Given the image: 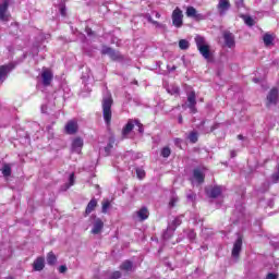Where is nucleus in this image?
Returning <instances> with one entry per match:
<instances>
[{
	"label": "nucleus",
	"instance_id": "nucleus-1",
	"mask_svg": "<svg viewBox=\"0 0 279 279\" xmlns=\"http://www.w3.org/2000/svg\"><path fill=\"white\" fill-rule=\"evenodd\" d=\"M112 94L106 92L102 97V114L107 125H110V121H112Z\"/></svg>",
	"mask_w": 279,
	"mask_h": 279
},
{
	"label": "nucleus",
	"instance_id": "nucleus-2",
	"mask_svg": "<svg viewBox=\"0 0 279 279\" xmlns=\"http://www.w3.org/2000/svg\"><path fill=\"white\" fill-rule=\"evenodd\" d=\"M195 43L201 56H203L205 60H210L213 53L210 52V46L206 43V38L198 35L195 37Z\"/></svg>",
	"mask_w": 279,
	"mask_h": 279
},
{
	"label": "nucleus",
	"instance_id": "nucleus-3",
	"mask_svg": "<svg viewBox=\"0 0 279 279\" xmlns=\"http://www.w3.org/2000/svg\"><path fill=\"white\" fill-rule=\"evenodd\" d=\"M172 25L177 28L182 27L184 25V13H182L180 8H175L172 12Z\"/></svg>",
	"mask_w": 279,
	"mask_h": 279
},
{
	"label": "nucleus",
	"instance_id": "nucleus-4",
	"mask_svg": "<svg viewBox=\"0 0 279 279\" xmlns=\"http://www.w3.org/2000/svg\"><path fill=\"white\" fill-rule=\"evenodd\" d=\"M8 8H10V0H3L2 3H0V21L2 23H8L11 19Z\"/></svg>",
	"mask_w": 279,
	"mask_h": 279
},
{
	"label": "nucleus",
	"instance_id": "nucleus-5",
	"mask_svg": "<svg viewBox=\"0 0 279 279\" xmlns=\"http://www.w3.org/2000/svg\"><path fill=\"white\" fill-rule=\"evenodd\" d=\"M14 71V63L0 65V84H3L8 80V75Z\"/></svg>",
	"mask_w": 279,
	"mask_h": 279
},
{
	"label": "nucleus",
	"instance_id": "nucleus-6",
	"mask_svg": "<svg viewBox=\"0 0 279 279\" xmlns=\"http://www.w3.org/2000/svg\"><path fill=\"white\" fill-rule=\"evenodd\" d=\"M41 80L44 86H51V82L53 81V72L47 68H44L41 71Z\"/></svg>",
	"mask_w": 279,
	"mask_h": 279
},
{
	"label": "nucleus",
	"instance_id": "nucleus-7",
	"mask_svg": "<svg viewBox=\"0 0 279 279\" xmlns=\"http://www.w3.org/2000/svg\"><path fill=\"white\" fill-rule=\"evenodd\" d=\"M222 36H223L225 45L229 49H232L236 45V43L234 41V34H232L230 31H225L222 33Z\"/></svg>",
	"mask_w": 279,
	"mask_h": 279
},
{
	"label": "nucleus",
	"instance_id": "nucleus-8",
	"mask_svg": "<svg viewBox=\"0 0 279 279\" xmlns=\"http://www.w3.org/2000/svg\"><path fill=\"white\" fill-rule=\"evenodd\" d=\"M101 53H102V56H109V58H111V60H121V53H119L118 51H114V49H112L108 46L102 47Z\"/></svg>",
	"mask_w": 279,
	"mask_h": 279
},
{
	"label": "nucleus",
	"instance_id": "nucleus-9",
	"mask_svg": "<svg viewBox=\"0 0 279 279\" xmlns=\"http://www.w3.org/2000/svg\"><path fill=\"white\" fill-rule=\"evenodd\" d=\"M230 0H219L217 4V10L220 16H226L228 10H230Z\"/></svg>",
	"mask_w": 279,
	"mask_h": 279
},
{
	"label": "nucleus",
	"instance_id": "nucleus-10",
	"mask_svg": "<svg viewBox=\"0 0 279 279\" xmlns=\"http://www.w3.org/2000/svg\"><path fill=\"white\" fill-rule=\"evenodd\" d=\"M206 168H195L193 170V179L195 180V182H197V184H204V180L206 178V175L204 174Z\"/></svg>",
	"mask_w": 279,
	"mask_h": 279
},
{
	"label": "nucleus",
	"instance_id": "nucleus-11",
	"mask_svg": "<svg viewBox=\"0 0 279 279\" xmlns=\"http://www.w3.org/2000/svg\"><path fill=\"white\" fill-rule=\"evenodd\" d=\"M197 106V100L195 96V92H190L187 94V108H190L191 112L195 113L197 112V109L195 108Z\"/></svg>",
	"mask_w": 279,
	"mask_h": 279
},
{
	"label": "nucleus",
	"instance_id": "nucleus-12",
	"mask_svg": "<svg viewBox=\"0 0 279 279\" xmlns=\"http://www.w3.org/2000/svg\"><path fill=\"white\" fill-rule=\"evenodd\" d=\"M243 247V238L240 235L235 240L232 248V256L233 258H239V254H241V250Z\"/></svg>",
	"mask_w": 279,
	"mask_h": 279
},
{
	"label": "nucleus",
	"instance_id": "nucleus-13",
	"mask_svg": "<svg viewBox=\"0 0 279 279\" xmlns=\"http://www.w3.org/2000/svg\"><path fill=\"white\" fill-rule=\"evenodd\" d=\"M278 104V88H272L267 96V106H276Z\"/></svg>",
	"mask_w": 279,
	"mask_h": 279
},
{
	"label": "nucleus",
	"instance_id": "nucleus-14",
	"mask_svg": "<svg viewBox=\"0 0 279 279\" xmlns=\"http://www.w3.org/2000/svg\"><path fill=\"white\" fill-rule=\"evenodd\" d=\"M84 147V140L82 137H76L72 142V151L75 154H82V148Z\"/></svg>",
	"mask_w": 279,
	"mask_h": 279
},
{
	"label": "nucleus",
	"instance_id": "nucleus-15",
	"mask_svg": "<svg viewBox=\"0 0 279 279\" xmlns=\"http://www.w3.org/2000/svg\"><path fill=\"white\" fill-rule=\"evenodd\" d=\"M135 216L138 221H145L146 219H149V209H147V207H142L135 213Z\"/></svg>",
	"mask_w": 279,
	"mask_h": 279
},
{
	"label": "nucleus",
	"instance_id": "nucleus-16",
	"mask_svg": "<svg viewBox=\"0 0 279 279\" xmlns=\"http://www.w3.org/2000/svg\"><path fill=\"white\" fill-rule=\"evenodd\" d=\"M104 230V221L101 218H96L92 229V234H99Z\"/></svg>",
	"mask_w": 279,
	"mask_h": 279
},
{
	"label": "nucleus",
	"instance_id": "nucleus-17",
	"mask_svg": "<svg viewBox=\"0 0 279 279\" xmlns=\"http://www.w3.org/2000/svg\"><path fill=\"white\" fill-rule=\"evenodd\" d=\"M65 132L68 134H77V121L75 120H70L66 124H65Z\"/></svg>",
	"mask_w": 279,
	"mask_h": 279
},
{
	"label": "nucleus",
	"instance_id": "nucleus-18",
	"mask_svg": "<svg viewBox=\"0 0 279 279\" xmlns=\"http://www.w3.org/2000/svg\"><path fill=\"white\" fill-rule=\"evenodd\" d=\"M206 193L209 197L215 199L219 197V195H221V186L216 185V186L209 187L206 190Z\"/></svg>",
	"mask_w": 279,
	"mask_h": 279
},
{
	"label": "nucleus",
	"instance_id": "nucleus-19",
	"mask_svg": "<svg viewBox=\"0 0 279 279\" xmlns=\"http://www.w3.org/2000/svg\"><path fill=\"white\" fill-rule=\"evenodd\" d=\"M33 267H34L35 271H43V269H45V258L38 257L34 262Z\"/></svg>",
	"mask_w": 279,
	"mask_h": 279
},
{
	"label": "nucleus",
	"instance_id": "nucleus-20",
	"mask_svg": "<svg viewBox=\"0 0 279 279\" xmlns=\"http://www.w3.org/2000/svg\"><path fill=\"white\" fill-rule=\"evenodd\" d=\"M178 226H182V216L174 218L171 225L168 226V230H171V232H175Z\"/></svg>",
	"mask_w": 279,
	"mask_h": 279
},
{
	"label": "nucleus",
	"instance_id": "nucleus-21",
	"mask_svg": "<svg viewBox=\"0 0 279 279\" xmlns=\"http://www.w3.org/2000/svg\"><path fill=\"white\" fill-rule=\"evenodd\" d=\"M95 208H97V199L93 198L87 204V207L85 209V215H90V213H93V210H95Z\"/></svg>",
	"mask_w": 279,
	"mask_h": 279
},
{
	"label": "nucleus",
	"instance_id": "nucleus-22",
	"mask_svg": "<svg viewBox=\"0 0 279 279\" xmlns=\"http://www.w3.org/2000/svg\"><path fill=\"white\" fill-rule=\"evenodd\" d=\"M114 147V138H110L107 146L104 148V156H109Z\"/></svg>",
	"mask_w": 279,
	"mask_h": 279
},
{
	"label": "nucleus",
	"instance_id": "nucleus-23",
	"mask_svg": "<svg viewBox=\"0 0 279 279\" xmlns=\"http://www.w3.org/2000/svg\"><path fill=\"white\" fill-rule=\"evenodd\" d=\"M132 130H134V121L130 120L122 130L123 136H128Z\"/></svg>",
	"mask_w": 279,
	"mask_h": 279
},
{
	"label": "nucleus",
	"instance_id": "nucleus-24",
	"mask_svg": "<svg viewBox=\"0 0 279 279\" xmlns=\"http://www.w3.org/2000/svg\"><path fill=\"white\" fill-rule=\"evenodd\" d=\"M263 40H264V45L266 47H269V45L274 44V36H271V34L269 33H266L263 37Z\"/></svg>",
	"mask_w": 279,
	"mask_h": 279
},
{
	"label": "nucleus",
	"instance_id": "nucleus-25",
	"mask_svg": "<svg viewBox=\"0 0 279 279\" xmlns=\"http://www.w3.org/2000/svg\"><path fill=\"white\" fill-rule=\"evenodd\" d=\"M196 14H197V9L196 8L187 7V9H186V16L189 19H195Z\"/></svg>",
	"mask_w": 279,
	"mask_h": 279
},
{
	"label": "nucleus",
	"instance_id": "nucleus-26",
	"mask_svg": "<svg viewBox=\"0 0 279 279\" xmlns=\"http://www.w3.org/2000/svg\"><path fill=\"white\" fill-rule=\"evenodd\" d=\"M132 267H133L132 262L125 260L121 264L120 269H122V271H132Z\"/></svg>",
	"mask_w": 279,
	"mask_h": 279
},
{
	"label": "nucleus",
	"instance_id": "nucleus-27",
	"mask_svg": "<svg viewBox=\"0 0 279 279\" xmlns=\"http://www.w3.org/2000/svg\"><path fill=\"white\" fill-rule=\"evenodd\" d=\"M47 263L49 265H54L56 263H58V257H56V254H53V252H49L47 255Z\"/></svg>",
	"mask_w": 279,
	"mask_h": 279
},
{
	"label": "nucleus",
	"instance_id": "nucleus-28",
	"mask_svg": "<svg viewBox=\"0 0 279 279\" xmlns=\"http://www.w3.org/2000/svg\"><path fill=\"white\" fill-rule=\"evenodd\" d=\"M191 47V44L189 43V40L186 39H181L179 41V48L182 50V51H186V49H189Z\"/></svg>",
	"mask_w": 279,
	"mask_h": 279
},
{
	"label": "nucleus",
	"instance_id": "nucleus-29",
	"mask_svg": "<svg viewBox=\"0 0 279 279\" xmlns=\"http://www.w3.org/2000/svg\"><path fill=\"white\" fill-rule=\"evenodd\" d=\"M243 21L245 25H248V27H254L255 25L254 19H252L250 15H243Z\"/></svg>",
	"mask_w": 279,
	"mask_h": 279
},
{
	"label": "nucleus",
	"instance_id": "nucleus-30",
	"mask_svg": "<svg viewBox=\"0 0 279 279\" xmlns=\"http://www.w3.org/2000/svg\"><path fill=\"white\" fill-rule=\"evenodd\" d=\"M2 175L5 178L12 175V168H10V165H4L2 168Z\"/></svg>",
	"mask_w": 279,
	"mask_h": 279
},
{
	"label": "nucleus",
	"instance_id": "nucleus-31",
	"mask_svg": "<svg viewBox=\"0 0 279 279\" xmlns=\"http://www.w3.org/2000/svg\"><path fill=\"white\" fill-rule=\"evenodd\" d=\"M73 184H75V173L70 174L69 183L65 184L64 191L71 189V186H73Z\"/></svg>",
	"mask_w": 279,
	"mask_h": 279
},
{
	"label": "nucleus",
	"instance_id": "nucleus-32",
	"mask_svg": "<svg viewBox=\"0 0 279 279\" xmlns=\"http://www.w3.org/2000/svg\"><path fill=\"white\" fill-rule=\"evenodd\" d=\"M167 90L170 95H180V87L178 86L172 85L168 87Z\"/></svg>",
	"mask_w": 279,
	"mask_h": 279
},
{
	"label": "nucleus",
	"instance_id": "nucleus-33",
	"mask_svg": "<svg viewBox=\"0 0 279 279\" xmlns=\"http://www.w3.org/2000/svg\"><path fill=\"white\" fill-rule=\"evenodd\" d=\"M161 156L162 158H169L171 156V148L169 146H166L161 149Z\"/></svg>",
	"mask_w": 279,
	"mask_h": 279
},
{
	"label": "nucleus",
	"instance_id": "nucleus-34",
	"mask_svg": "<svg viewBox=\"0 0 279 279\" xmlns=\"http://www.w3.org/2000/svg\"><path fill=\"white\" fill-rule=\"evenodd\" d=\"M189 141H190V143H197V141H198L197 132L192 131L189 135Z\"/></svg>",
	"mask_w": 279,
	"mask_h": 279
},
{
	"label": "nucleus",
	"instance_id": "nucleus-35",
	"mask_svg": "<svg viewBox=\"0 0 279 279\" xmlns=\"http://www.w3.org/2000/svg\"><path fill=\"white\" fill-rule=\"evenodd\" d=\"M108 208H110V201H108V199L102 201L101 213H104V215H106V213H108Z\"/></svg>",
	"mask_w": 279,
	"mask_h": 279
},
{
	"label": "nucleus",
	"instance_id": "nucleus-36",
	"mask_svg": "<svg viewBox=\"0 0 279 279\" xmlns=\"http://www.w3.org/2000/svg\"><path fill=\"white\" fill-rule=\"evenodd\" d=\"M136 174H137V178H140V180H143V178H145V170H143L142 168H137Z\"/></svg>",
	"mask_w": 279,
	"mask_h": 279
},
{
	"label": "nucleus",
	"instance_id": "nucleus-37",
	"mask_svg": "<svg viewBox=\"0 0 279 279\" xmlns=\"http://www.w3.org/2000/svg\"><path fill=\"white\" fill-rule=\"evenodd\" d=\"M194 19L196 21H206V15L202 14V13H196V15L194 16Z\"/></svg>",
	"mask_w": 279,
	"mask_h": 279
},
{
	"label": "nucleus",
	"instance_id": "nucleus-38",
	"mask_svg": "<svg viewBox=\"0 0 279 279\" xmlns=\"http://www.w3.org/2000/svg\"><path fill=\"white\" fill-rule=\"evenodd\" d=\"M175 204H178V197L172 196L170 202H169L170 208H173V206H175Z\"/></svg>",
	"mask_w": 279,
	"mask_h": 279
},
{
	"label": "nucleus",
	"instance_id": "nucleus-39",
	"mask_svg": "<svg viewBox=\"0 0 279 279\" xmlns=\"http://www.w3.org/2000/svg\"><path fill=\"white\" fill-rule=\"evenodd\" d=\"M278 276L277 272H269L265 279H278Z\"/></svg>",
	"mask_w": 279,
	"mask_h": 279
},
{
	"label": "nucleus",
	"instance_id": "nucleus-40",
	"mask_svg": "<svg viewBox=\"0 0 279 279\" xmlns=\"http://www.w3.org/2000/svg\"><path fill=\"white\" fill-rule=\"evenodd\" d=\"M119 278H121V271L119 270L113 271L111 275V279H119Z\"/></svg>",
	"mask_w": 279,
	"mask_h": 279
},
{
	"label": "nucleus",
	"instance_id": "nucleus-41",
	"mask_svg": "<svg viewBox=\"0 0 279 279\" xmlns=\"http://www.w3.org/2000/svg\"><path fill=\"white\" fill-rule=\"evenodd\" d=\"M134 123H135V125H137L138 132L141 134H143V124H141V122L138 120H135Z\"/></svg>",
	"mask_w": 279,
	"mask_h": 279
},
{
	"label": "nucleus",
	"instance_id": "nucleus-42",
	"mask_svg": "<svg viewBox=\"0 0 279 279\" xmlns=\"http://www.w3.org/2000/svg\"><path fill=\"white\" fill-rule=\"evenodd\" d=\"M66 270H68L66 265H61L59 267V274H66Z\"/></svg>",
	"mask_w": 279,
	"mask_h": 279
},
{
	"label": "nucleus",
	"instance_id": "nucleus-43",
	"mask_svg": "<svg viewBox=\"0 0 279 279\" xmlns=\"http://www.w3.org/2000/svg\"><path fill=\"white\" fill-rule=\"evenodd\" d=\"M151 25H155L156 27H159L160 29H162V27H165V24L159 23L158 21H154V22L151 23Z\"/></svg>",
	"mask_w": 279,
	"mask_h": 279
},
{
	"label": "nucleus",
	"instance_id": "nucleus-44",
	"mask_svg": "<svg viewBox=\"0 0 279 279\" xmlns=\"http://www.w3.org/2000/svg\"><path fill=\"white\" fill-rule=\"evenodd\" d=\"M145 19L148 21V23H151V24L154 23V19L151 17V14L146 13Z\"/></svg>",
	"mask_w": 279,
	"mask_h": 279
},
{
	"label": "nucleus",
	"instance_id": "nucleus-45",
	"mask_svg": "<svg viewBox=\"0 0 279 279\" xmlns=\"http://www.w3.org/2000/svg\"><path fill=\"white\" fill-rule=\"evenodd\" d=\"M187 236H189V239H190L191 241L195 240V231L191 230V231L189 232Z\"/></svg>",
	"mask_w": 279,
	"mask_h": 279
},
{
	"label": "nucleus",
	"instance_id": "nucleus-46",
	"mask_svg": "<svg viewBox=\"0 0 279 279\" xmlns=\"http://www.w3.org/2000/svg\"><path fill=\"white\" fill-rule=\"evenodd\" d=\"M60 12H61V16H66V9L64 7L60 9Z\"/></svg>",
	"mask_w": 279,
	"mask_h": 279
},
{
	"label": "nucleus",
	"instance_id": "nucleus-47",
	"mask_svg": "<svg viewBox=\"0 0 279 279\" xmlns=\"http://www.w3.org/2000/svg\"><path fill=\"white\" fill-rule=\"evenodd\" d=\"M86 34L88 36H93V29L92 28H86Z\"/></svg>",
	"mask_w": 279,
	"mask_h": 279
},
{
	"label": "nucleus",
	"instance_id": "nucleus-48",
	"mask_svg": "<svg viewBox=\"0 0 279 279\" xmlns=\"http://www.w3.org/2000/svg\"><path fill=\"white\" fill-rule=\"evenodd\" d=\"M217 128H219V124H215L210 128V132H215V130H217Z\"/></svg>",
	"mask_w": 279,
	"mask_h": 279
},
{
	"label": "nucleus",
	"instance_id": "nucleus-49",
	"mask_svg": "<svg viewBox=\"0 0 279 279\" xmlns=\"http://www.w3.org/2000/svg\"><path fill=\"white\" fill-rule=\"evenodd\" d=\"M41 112H44V113L47 112V105L41 106Z\"/></svg>",
	"mask_w": 279,
	"mask_h": 279
},
{
	"label": "nucleus",
	"instance_id": "nucleus-50",
	"mask_svg": "<svg viewBox=\"0 0 279 279\" xmlns=\"http://www.w3.org/2000/svg\"><path fill=\"white\" fill-rule=\"evenodd\" d=\"M238 140L239 141H245V137L242 134H240V135H238Z\"/></svg>",
	"mask_w": 279,
	"mask_h": 279
},
{
	"label": "nucleus",
	"instance_id": "nucleus-51",
	"mask_svg": "<svg viewBox=\"0 0 279 279\" xmlns=\"http://www.w3.org/2000/svg\"><path fill=\"white\" fill-rule=\"evenodd\" d=\"M231 158H236V151L234 150L231 151Z\"/></svg>",
	"mask_w": 279,
	"mask_h": 279
},
{
	"label": "nucleus",
	"instance_id": "nucleus-52",
	"mask_svg": "<svg viewBox=\"0 0 279 279\" xmlns=\"http://www.w3.org/2000/svg\"><path fill=\"white\" fill-rule=\"evenodd\" d=\"M155 16H156V19H160V13L159 12H155Z\"/></svg>",
	"mask_w": 279,
	"mask_h": 279
},
{
	"label": "nucleus",
	"instance_id": "nucleus-53",
	"mask_svg": "<svg viewBox=\"0 0 279 279\" xmlns=\"http://www.w3.org/2000/svg\"><path fill=\"white\" fill-rule=\"evenodd\" d=\"M253 82L255 83V84H258V82H260V80H258V78H253Z\"/></svg>",
	"mask_w": 279,
	"mask_h": 279
},
{
	"label": "nucleus",
	"instance_id": "nucleus-54",
	"mask_svg": "<svg viewBox=\"0 0 279 279\" xmlns=\"http://www.w3.org/2000/svg\"><path fill=\"white\" fill-rule=\"evenodd\" d=\"M179 123H182V116H179V119H178Z\"/></svg>",
	"mask_w": 279,
	"mask_h": 279
},
{
	"label": "nucleus",
	"instance_id": "nucleus-55",
	"mask_svg": "<svg viewBox=\"0 0 279 279\" xmlns=\"http://www.w3.org/2000/svg\"><path fill=\"white\" fill-rule=\"evenodd\" d=\"M189 199H193V195H187Z\"/></svg>",
	"mask_w": 279,
	"mask_h": 279
},
{
	"label": "nucleus",
	"instance_id": "nucleus-56",
	"mask_svg": "<svg viewBox=\"0 0 279 279\" xmlns=\"http://www.w3.org/2000/svg\"><path fill=\"white\" fill-rule=\"evenodd\" d=\"M5 279H14V278H12V277H7Z\"/></svg>",
	"mask_w": 279,
	"mask_h": 279
}]
</instances>
